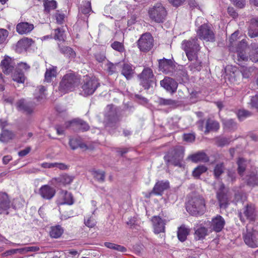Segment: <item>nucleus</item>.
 Masks as SVG:
<instances>
[{"mask_svg": "<svg viewBox=\"0 0 258 258\" xmlns=\"http://www.w3.org/2000/svg\"><path fill=\"white\" fill-rule=\"evenodd\" d=\"M181 47L185 51L189 61L195 59L197 57L201 48L198 43V38L196 37L191 38L188 40H184L181 42Z\"/></svg>", "mask_w": 258, "mask_h": 258, "instance_id": "f257e3e1", "label": "nucleus"}, {"mask_svg": "<svg viewBox=\"0 0 258 258\" xmlns=\"http://www.w3.org/2000/svg\"><path fill=\"white\" fill-rule=\"evenodd\" d=\"M78 80L75 75L69 74L64 75L59 83L58 92L60 95L72 91L78 85Z\"/></svg>", "mask_w": 258, "mask_h": 258, "instance_id": "f03ea898", "label": "nucleus"}, {"mask_svg": "<svg viewBox=\"0 0 258 258\" xmlns=\"http://www.w3.org/2000/svg\"><path fill=\"white\" fill-rule=\"evenodd\" d=\"M186 210L192 215L203 214L206 211L204 199L200 196L193 198L187 205Z\"/></svg>", "mask_w": 258, "mask_h": 258, "instance_id": "7ed1b4c3", "label": "nucleus"}, {"mask_svg": "<svg viewBox=\"0 0 258 258\" xmlns=\"http://www.w3.org/2000/svg\"><path fill=\"white\" fill-rule=\"evenodd\" d=\"M184 150L181 146L171 149L164 156V159L168 164L181 166V161L183 158Z\"/></svg>", "mask_w": 258, "mask_h": 258, "instance_id": "20e7f679", "label": "nucleus"}, {"mask_svg": "<svg viewBox=\"0 0 258 258\" xmlns=\"http://www.w3.org/2000/svg\"><path fill=\"white\" fill-rule=\"evenodd\" d=\"M239 217L241 221L245 222L255 221L258 217V213L255 206L252 204L245 206L239 212Z\"/></svg>", "mask_w": 258, "mask_h": 258, "instance_id": "39448f33", "label": "nucleus"}, {"mask_svg": "<svg viewBox=\"0 0 258 258\" xmlns=\"http://www.w3.org/2000/svg\"><path fill=\"white\" fill-rule=\"evenodd\" d=\"M148 14L152 21L156 23H161L163 21L166 16V11L162 4L158 3L149 9Z\"/></svg>", "mask_w": 258, "mask_h": 258, "instance_id": "423d86ee", "label": "nucleus"}, {"mask_svg": "<svg viewBox=\"0 0 258 258\" xmlns=\"http://www.w3.org/2000/svg\"><path fill=\"white\" fill-rule=\"evenodd\" d=\"M199 38L205 41L214 42L215 34L211 27L207 24L201 25L197 31Z\"/></svg>", "mask_w": 258, "mask_h": 258, "instance_id": "0eeeda50", "label": "nucleus"}, {"mask_svg": "<svg viewBox=\"0 0 258 258\" xmlns=\"http://www.w3.org/2000/svg\"><path fill=\"white\" fill-rule=\"evenodd\" d=\"M138 46L142 51H148L153 46V38L148 33L143 34L138 41Z\"/></svg>", "mask_w": 258, "mask_h": 258, "instance_id": "6e6552de", "label": "nucleus"}, {"mask_svg": "<svg viewBox=\"0 0 258 258\" xmlns=\"http://www.w3.org/2000/svg\"><path fill=\"white\" fill-rule=\"evenodd\" d=\"M99 84L96 78L87 79L82 87V94L84 96L92 95L98 87Z\"/></svg>", "mask_w": 258, "mask_h": 258, "instance_id": "1a4fd4ad", "label": "nucleus"}, {"mask_svg": "<svg viewBox=\"0 0 258 258\" xmlns=\"http://www.w3.org/2000/svg\"><path fill=\"white\" fill-rule=\"evenodd\" d=\"M139 77L141 84L145 89H148L150 83L154 80V75L152 69L149 68H145Z\"/></svg>", "mask_w": 258, "mask_h": 258, "instance_id": "9d476101", "label": "nucleus"}, {"mask_svg": "<svg viewBox=\"0 0 258 258\" xmlns=\"http://www.w3.org/2000/svg\"><path fill=\"white\" fill-rule=\"evenodd\" d=\"M245 244L249 247L255 248L258 246V232L256 231H247L243 236Z\"/></svg>", "mask_w": 258, "mask_h": 258, "instance_id": "9b49d317", "label": "nucleus"}, {"mask_svg": "<svg viewBox=\"0 0 258 258\" xmlns=\"http://www.w3.org/2000/svg\"><path fill=\"white\" fill-rule=\"evenodd\" d=\"M217 198L221 208H226L228 205L229 196L225 191V187L223 183L220 184V187L217 192Z\"/></svg>", "mask_w": 258, "mask_h": 258, "instance_id": "f8f14e48", "label": "nucleus"}, {"mask_svg": "<svg viewBox=\"0 0 258 258\" xmlns=\"http://www.w3.org/2000/svg\"><path fill=\"white\" fill-rule=\"evenodd\" d=\"M154 231L155 233H164L166 221L159 216H154L152 219Z\"/></svg>", "mask_w": 258, "mask_h": 258, "instance_id": "ddd939ff", "label": "nucleus"}, {"mask_svg": "<svg viewBox=\"0 0 258 258\" xmlns=\"http://www.w3.org/2000/svg\"><path fill=\"white\" fill-rule=\"evenodd\" d=\"M74 177L67 174H63L57 177L53 178L50 182L52 184L58 186H66L70 184L73 181Z\"/></svg>", "mask_w": 258, "mask_h": 258, "instance_id": "4468645a", "label": "nucleus"}, {"mask_svg": "<svg viewBox=\"0 0 258 258\" xmlns=\"http://www.w3.org/2000/svg\"><path fill=\"white\" fill-rule=\"evenodd\" d=\"M160 85L166 91L171 93L175 92L178 86L177 82L174 80L168 77H166L161 81Z\"/></svg>", "mask_w": 258, "mask_h": 258, "instance_id": "2eb2a0df", "label": "nucleus"}, {"mask_svg": "<svg viewBox=\"0 0 258 258\" xmlns=\"http://www.w3.org/2000/svg\"><path fill=\"white\" fill-rule=\"evenodd\" d=\"M55 189L50 186L45 184L39 189V194L44 199L50 200L55 195Z\"/></svg>", "mask_w": 258, "mask_h": 258, "instance_id": "dca6fc26", "label": "nucleus"}, {"mask_svg": "<svg viewBox=\"0 0 258 258\" xmlns=\"http://www.w3.org/2000/svg\"><path fill=\"white\" fill-rule=\"evenodd\" d=\"M15 63L12 58L6 56L1 61V67L4 73L10 74L14 70Z\"/></svg>", "mask_w": 258, "mask_h": 258, "instance_id": "f3484780", "label": "nucleus"}, {"mask_svg": "<svg viewBox=\"0 0 258 258\" xmlns=\"http://www.w3.org/2000/svg\"><path fill=\"white\" fill-rule=\"evenodd\" d=\"M210 228L216 232L221 231L223 228L225 222L222 216L217 215L212 218Z\"/></svg>", "mask_w": 258, "mask_h": 258, "instance_id": "a211bd4d", "label": "nucleus"}, {"mask_svg": "<svg viewBox=\"0 0 258 258\" xmlns=\"http://www.w3.org/2000/svg\"><path fill=\"white\" fill-rule=\"evenodd\" d=\"M10 208V200L8 195L0 192V214H8V210Z\"/></svg>", "mask_w": 258, "mask_h": 258, "instance_id": "6ab92c4d", "label": "nucleus"}, {"mask_svg": "<svg viewBox=\"0 0 258 258\" xmlns=\"http://www.w3.org/2000/svg\"><path fill=\"white\" fill-rule=\"evenodd\" d=\"M58 202L60 205H72L74 203L72 195L66 190H61L59 193Z\"/></svg>", "mask_w": 258, "mask_h": 258, "instance_id": "aec40b11", "label": "nucleus"}, {"mask_svg": "<svg viewBox=\"0 0 258 258\" xmlns=\"http://www.w3.org/2000/svg\"><path fill=\"white\" fill-rule=\"evenodd\" d=\"M169 187V183L168 181H158L155 184L152 192L156 195H162L163 192Z\"/></svg>", "mask_w": 258, "mask_h": 258, "instance_id": "412c9836", "label": "nucleus"}, {"mask_svg": "<svg viewBox=\"0 0 258 258\" xmlns=\"http://www.w3.org/2000/svg\"><path fill=\"white\" fill-rule=\"evenodd\" d=\"M34 29L32 24L27 22H22L17 24V32L20 34H26L30 33Z\"/></svg>", "mask_w": 258, "mask_h": 258, "instance_id": "4be33fe9", "label": "nucleus"}, {"mask_svg": "<svg viewBox=\"0 0 258 258\" xmlns=\"http://www.w3.org/2000/svg\"><path fill=\"white\" fill-rule=\"evenodd\" d=\"M194 238L197 240L204 239L208 234V229L202 225L197 226L194 228Z\"/></svg>", "mask_w": 258, "mask_h": 258, "instance_id": "5701e85b", "label": "nucleus"}, {"mask_svg": "<svg viewBox=\"0 0 258 258\" xmlns=\"http://www.w3.org/2000/svg\"><path fill=\"white\" fill-rule=\"evenodd\" d=\"M66 124L67 127L71 126L83 131H86L89 129V125L85 122L80 119H74L67 122Z\"/></svg>", "mask_w": 258, "mask_h": 258, "instance_id": "b1692460", "label": "nucleus"}, {"mask_svg": "<svg viewBox=\"0 0 258 258\" xmlns=\"http://www.w3.org/2000/svg\"><path fill=\"white\" fill-rule=\"evenodd\" d=\"M248 35L251 38L258 37V18L251 19Z\"/></svg>", "mask_w": 258, "mask_h": 258, "instance_id": "393cba45", "label": "nucleus"}, {"mask_svg": "<svg viewBox=\"0 0 258 258\" xmlns=\"http://www.w3.org/2000/svg\"><path fill=\"white\" fill-rule=\"evenodd\" d=\"M56 68L53 66H50L46 68L44 75V81L50 83L51 82L53 78L56 77Z\"/></svg>", "mask_w": 258, "mask_h": 258, "instance_id": "a878e982", "label": "nucleus"}, {"mask_svg": "<svg viewBox=\"0 0 258 258\" xmlns=\"http://www.w3.org/2000/svg\"><path fill=\"white\" fill-rule=\"evenodd\" d=\"M190 229L185 225H181L178 228L177 231V237L178 239L181 241H184L187 238V235L189 234Z\"/></svg>", "mask_w": 258, "mask_h": 258, "instance_id": "bb28decb", "label": "nucleus"}, {"mask_svg": "<svg viewBox=\"0 0 258 258\" xmlns=\"http://www.w3.org/2000/svg\"><path fill=\"white\" fill-rule=\"evenodd\" d=\"M188 159L193 162H206L209 161V158L204 153H198L191 155L188 157Z\"/></svg>", "mask_w": 258, "mask_h": 258, "instance_id": "cd10ccee", "label": "nucleus"}, {"mask_svg": "<svg viewBox=\"0 0 258 258\" xmlns=\"http://www.w3.org/2000/svg\"><path fill=\"white\" fill-rule=\"evenodd\" d=\"M2 129V132L0 134V141L2 143H8L13 139L15 137V134L11 131L8 130Z\"/></svg>", "mask_w": 258, "mask_h": 258, "instance_id": "c85d7f7f", "label": "nucleus"}, {"mask_svg": "<svg viewBox=\"0 0 258 258\" xmlns=\"http://www.w3.org/2000/svg\"><path fill=\"white\" fill-rule=\"evenodd\" d=\"M172 67V61L170 59H163L159 62V68L160 71L165 73L170 71Z\"/></svg>", "mask_w": 258, "mask_h": 258, "instance_id": "c756f323", "label": "nucleus"}, {"mask_svg": "<svg viewBox=\"0 0 258 258\" xmlns=\"http://www.w3.org/2000/svg\"><path fill=\"white\" fill-rule=\"evenodd\" d=\"M33 41L32 39L28 38H24L20 40L17 44L16 47L17 49L22 50L26 49L30 47L33 43Z\"/></svg>", "mask_w": 258, "mask_h": 258, "instance_id": "7c9ffc66", "label": "nucleus"}, {"mask_svg": "<svg viewBox=\"0 0 258 258\" xmlns=\"http://www.w3.org/2000/svg\"><path fill=\"white\" fill-rule=\"evenodd\" d=\"M17 107L18 110L22 111L27 114H30L33 111V108L26 104L23 99L20 100L17 103Z\"/></svg>", "mask_w": 258, "mask_h": 258, "instance_id": "2f4dec72", "label": "nucleus"}, {"mask_svg": "<svg viewBox=\"0 0 258 258\" xmlns=\"http://www.w3.org/2000/svg\"><path fill=\"white\" fill-rule=\"evenodd\" d=\"M219 128V124L217 121L211 119H208L206 122L205 133L211 131H216Z\"/></svg>", "mask_w": 258, "mask_h": 258, "instance_id": "473e14b6", "label": "nucleus"}, {"mask_svg": "<svg viewBox=\"0 0 258 258\" xmlns=\"http://www.w3.org/2000/svg\"><path fill=\"white\" fill-rule=\"evenodd\" d=\"M225 170L224 165L223 163L216 164L213 169V174L216 178H219L224 173Z\"/></svg>", "mask_w": 258, "mask_h": 258, "instance_id": "72a5a7b5", "label": "nucleus"}, {"mask_svg": "<svg viewBox=\"0 0 258 258\" xmlns=\"http://www.w3.org/2000/svg\"><path fill=\"white\" fill-rule=\"evenodd\" d=\"M70 146L72 149L75 150L78 148H80L83 150L87 149V146L84 143H82L80 140L77 139H71L69 142Z\"/></svg>", "mask_w": 258, "mask_h": 258, "instance_id": "f704fd0d", "label": "nucleus"}, {"mask_svg": "<svg viewBox=\"0 0 258 258\" xmlns=\"http://www.w3.org/2000/svg\"><path fill=\"white\" fill-rule=\"evenodd\" d=\"M63 232V229L59 225L52 226L50 231V235L51 237L57 238L59 237Z\"/></svg>", "mask_w": 258, "mask_h": 258, "instance_id": "c9c22d12", "label": "nucleus"}, {"mask_svg": "<svg viewBox=\"0 0 258 258\" xmlns=\"http://www.w3.org/2000/svg\"><path fill=\"white\" fill-rule=\"evenodd\" d=\"M121 74L126 78V79H130L134 74V70L131 65L128 64H124L122 67Z\"/></svg>", "mask_w": 258, "mask_h": 258, "instance_id": "e433bc0d", "label": "nucleus"}, {"mask_svg": "<svg viewBox=\"0 0 258 258\" xmlns=\"http://www.w3.org/2000/svg\"><path fill=\"white\" fill-rule=\"evenodd\" d=\"M190 61L191 62L189 66L190 71L196 72H199L202 69V62L198 59V56L195 59L192 60Z\"/></svg>", "mask_w": 258, "mask_h": 258, "instance_id": "4c0bfd02", "label": "nucleus"}, {"mask_svg": "<svg viewBox=\"0 0 258 258\" xmlns=\"http://www.w3.org/2000/svg\"><path fill=\"white\" fill-rule=\"evenodd\" d=\"M60 51L63 53L66 56L70 58H74L76 53L75 51L70 47L68 46H61L58 44Z\"/></svg>", "mask_w": 258, "mask_h": 258, "instance_id": "58836bf2", "label": "nucleus"}, {"mask_svg": "<svg viewBox=\"0 0 258 258\" xmlns=\"http://www.w3.org/2000/svg\"><path fill=\"white\" fill-rule=\"evenodd\" d=\"M247 183L251 185H256L258 184V176L257 172L252 171L248 175L247 178Z\"/></svg>", "mask_w": 258, "mask_h": 258, "instance_id": "ea45409f", "label": "nucleus"}, {"mask_svg": "<svg viewBox=\"0 0 258 258\" xmlns=\"http://www.w3.org/2000/svg\"><path fill=\"white\" fill-rule=\"evenodd\" d=\"M92 174L94 178L99 182H103L105 180V173L104 171L99 170H93Z\"/></svg>", "mask_w": 258, "mask_h": 258, "instance_id": "a19ab883", "label": "nucleus"}, {"mask_svg": "<svg viewBox=\"0 0 258 258\" xmlns=\"http://www.w3.org/2000/svg\"><path fill=\"white\" fill-rule=\"evenodd\" d=\"M238 172L240 176H242L246 168V161L241 158H239L237 161Z\"/></svg>", "mask_w": 258, "mask_h": 258, "instance_id": "79ce46f5", "label": "nucleus"}, {"mask_svg": "<svg viewBox=\"0 0 258 258\" xmlns=\"http://www.w3.org/2000/svg\"><path fill=\"white\" fill-rule=\"evenodd\" d=\"M56 2L54 0L45 1L44 2V11L49 13L56 8Z\"/></svg>", "mask_w": 258, "mask_h": 258, "instance_id": "37998d69", "label": "nucleus"}, {"mask_svg": "<svg viewBox=\"0 0 258 258\" xmlns=\"http://www.w3.org/2000/svg\"><path fill=\"white\" fill-rule=\"evenodd\" d=\"M45 91L46 89L43 86H40L37 89L35 90L34 95L38 101H40V100L43 99L45 97Z\"/></svg>", "mask_w": 258, "mask_h": 258, "instance_id": "c03bdc74", "label": "nucleus"}, {"mask_svg": "<svg viewBox=\"0 0 258 258\" xmlns=\"http://www.w3.org/2000/svg\"><path fill=\"white\" fill-rule=\"evenodd\" d=\"M207 169L205 166H199L192 171V175L195 177H199L202 173L206 172Z\"/></svg>", "mask_w": 258, "mask_h": 258, "instance_id": "a18cd8bd", "label": "nucleus"}, {"mask_svg": "<svg viewBox=\"0 0 258 258\" xmlns=\"http://www.w3.org/2000/svg\"><path fill=\"white\" fill-rule=\"evenodd\" d=\"M237 61L239 65L242 64L243 61H247L248 59V56L246 55L245 51H242L240 50H237Z\"/></svg>", "mask_w": 258, "mask_h": 258, "instance_id": "49530a36", "label": "nucleus"}, {"mask_svg": "<svg viewBox=\"0 0 258 258\" xmlns=\"http://www.w3.org/2000/svg\"><path fill=\"white\" fill-rule=\"evenodd\" d=\"M54 39L59 41H64L66 39L64 31L60 28L55 30Z\"/></svg>", "mask_w": 258, "mask_h": 258, "instance_id": "de8ad7c7", "label": "nucleus"}, {"mask_svg": "<svg viewBox=\"0 0 258 258\" xmlns=\"http://www.w3.org/2000/svg\"><path fill=\"white\" fill-rule=\"evenodd\" d=\"M13 80L19 83H24L25 78L23 73L16 72L13 75Z\"/></svg>", "mask_w": 258, "mask_h": 258, "instance_id": "09e8293b", "label": "nucleus"}, {"mask_svg": "<svg viewBox=\"0 0 258 258\" xmlns=\"http://www.w3.org/2000/svg\"><path fill=\"white\" fill-rule=\"evenodd\" d=\"M111 47L120 52H122L124 51V47L123 44L118 41H114L111 44Z\"/></svg>", "mask_w": 258, "mask_h": 258, "instance_id": "8fccbe9b", "label": "nucleus"}, {"mask_svg": "<svg viewBox=\"0 0 258 258\" xmlns=\"http://www.w3.org/2000/svg\"><path fill=\"white\" fill-rule=\"evenodd\" d=\"M253 70L254 69L252 68H243L241 71V73L243 78H248L251 75V73Z\"/></svg>", "mask_w": 258, "mask_h": 258, "instance_id": "3c124183", "label": "nucleus"}, {"mask_svg": "<svg viewBox=\"0 0 258 258\" xmlns=\"http://www.w3.org/2000/svg\"><path fill=\"white\" fill-rule=\"evenodd\" d=\"M8 36V32L7 30L0 29V44L4 43Z\"/></svg>", "mask_w": 258, "mask_h": 258, "instance_id": "603ef678", "label": "nucleus"}, {"mask_svg": "<svg viewBox=\"0 0 258 258\" xmlns=\"http://www.w3.org/2000/svg\"><path fill=\"white\" fill-rule=\"evenodd\" d=\"M250 115V112L248 111L245 110H239L237 116L239 119L242 120L245 117L249 116Z\"/></svg>", "mask_w": 258, "mask_h": 258, "instance_id": "864d4df0", "label": "nucleus"}, {"mask_svg": "<svg viewBox=\"0 0 258 258\" xmlns=\"http://www.w3.org/2000/svg\"><path fill=\"white\" fill-rule=\"evenodd\" d=\"M85 224L88 227H93L95 224L96 222L92 217H89L87 219H85Z\"/></svg>", "mask_w": 258, "mask_h": 258, "instance_id": "5fc2aeb1", "label": "nucleus"}, {"mask_svg": "<svg viewBox=\"0 0 258 258\" xmlns=\"http://www.w3.org/2000/svg\"><path fill=\"white\" fill-rule=\"evenodd\" d=\"M106 70L110 75H112L115 72V67L113 63L111 62H107L106 64Z\"/></svg>", "mask_w": 258, "mask_h": 258, "instance_id": "6e6d98bb", "label": "nucleus"}, {"mask_svg": "<svg viewBox=\"0 0 258 258\" xmlns=\"http://www.w3.org/2000/svg\"><path fill=\"white\" fill-rule=\"evenodd\" d=\"M247 47V42L245 40H242L238 44L237 50H240L242 51H245Z\"/></svg>", "mask_w": 258, "mask_h": 258, "instance_id": "4d7b16f0", "label": "nucleus"}, {"mask_svg": "<svg viewBox=\"0 0 258 258\" xmlns=\"http://www.w3.org/2000/svg\"><path fill=\"white\" fill-rule=\"evenodd\" d=\"M184 140L188 142H192L195 141V136L192 134H184L183 135Z\"/></svg>", "mask_w": 258, "mask_h": 258, "instance_id": "13d9d810", "label": "nucleus"}, {"mask_svg": "<svg viewBox=\"0 0 258 258\" xmlns=\"http://www.w3.org/2000/svg\"><path fill=\"white\" fill-rule=\"evenodd\" d=\"M56 20L57 23L59 24H61L63 23L64 19V15L60 13H56Z\"/></svg>", "mask_w": 258, "mask_h": 258, "instance_id": "bf43d9fd", "label": "nucleus"}, {"mask_svg": "<svg viewBox=\"0 0 258 258\" xmlns=\"http://www.w3.org/2000/svg\"><path fill=\"white\" fill-rule=\"evenodd\" d=\"M250 104L252 107L258 108V95H255L251 98Z\"/></svg>", "mask_w": 258, "mask_h": 258, "instance_id": "052dcab7", "label": "nucleus"}, {"mask_svg": "<svg viewBox=\"0 0 258 258\" xmlns=\"http://www.w3.org/2000/svg\"><path fill=\"white\" fill-rule=\"evenodd\" d=\"M54 167L57 168L60 170H65L68 168L67 165L62 163H54Z\"/></svg>", "mask_w": 258, "mask_h": 258, "instance_id": "680f3d73", "label": "nucleus"}, {"mask_svg": "<svg viewBox=\"0 0 258 258\" xmlns=\"http://www.w3.org/2000/svg\"><path fill=\"white\" fill-rule=\"evenodd\" d=\"M81 11L85 14H88L91 11L90 3L88 2L84 8H81Z\"/></svg>", "mask_w": 258, "mask_h": 258, "instance_id": "e2e57ef3", "label": "nucleus"}, {"mask_svg": "<svg viewBox=\"0 0 258 258\" xmlns=\"http://www.w3.org/2000/svg\"><path fill=\"white\" fill-rule=\"evenodd\" d=\"M234 4L239 8H242L244 6V0H231Z\"/></svg>", "mask_w": 258, "mask_h": 258, "instance_id": "0e129e2a", "label": "nucleus"}, {"mask_svg": "<svg viewBox=\"0 0 258 258\" xmlns=\"http://www.w3.org/2000/svg\"><path fill=\"white\" fill-rule=\"evenodd\" d=\"M160 104L164 105H171L174 104V102L171 99H162Z\"/></svg>", "mask_w": 258, "mask_h": 258, "instance_id": "69168bd1", "label": "nucleus"}, {"mask_svg": "<svg viewBox=\"0 0 258 258\" xmlns=\"http://www.w3.org/2000/svg\"><path fill=\"white\" fill-rule=\"evenodd\" d=\"M31 148L30 147H27L25 149L20 151L18 153V155L20 157H24L27 155L30 151Z\"/></svg>", "mask_w": 258, "mask_h": 258, "instance_id": "338daca9", "label": "nucleus"}, {"mask_svg": "<svg viewBox=\"0 0 258 258\" xmlns=\"http://www.w3.org/2000/svg\"><path fill=\"white\" fill-rule=\"evenodd\" d=\"M224 125H225V127L229 128H230L231 127L233 128L234 126H235V124L234 122L231 119L226 121L224 122Z\"/></svg>", "mask_w": 258, "mask_h": 258, "instance_id": "774afa93", "label": "nucleus"}]
</instances>
